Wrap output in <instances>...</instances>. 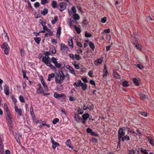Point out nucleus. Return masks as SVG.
I'll return each instance as SVG.
<instances>
[{
    "label": "nucleus",
    "instance_id": "obj_1",
    "mask_svg": "<svg viewBox=\"0 0 154 154\" xmlns=\"http://www.w3.org/2000/svg\"><path fill=\"white\" fill-rule=\"evenodd\" d=\"M42 61L47 66H49L51 69L54 70L55 69V67L51 63L50 60L46 58V57H43Z\"/></svg>",
    "mask_w": 154,
    "mask_h": 154
},
{
    "label": "nucleus",
    "instance_id": "obj_2",
    "mask_svg": "<svg viewBox=\"0 0 154 154\" xmlns=\"http://www.w3.org/2000/svg\"><path fill=\"white\" fill-rule=\"evenodd\" d=\"M64 79L59 74L56 73L55 78V81L57 84H61L63 82Z\"/></svg>",
    "mask_w": 154,
    "mask_h": 154
},
{
    "label": "nucleus",
    "instance_id": "obj_3",
    "mask_svg": "<svg viewBox=\"0 0 154 154\" xmlns=\"http://www.w3.org/2000/svg\"><path fill=\"white\" fill-rule=\"evenodd\" d=\"M52 62L54 64L55 67L57 68H61V63H58L57 61L56 58L52 57L51 59Z\"/></svg>",
    "mask_w": 154,
    "mask_h": 154
},
{
    "label": "nucleus",
    "instance_id": "obj_4",
    "mask_svg": "<svg viewBox=\"0 0 154 154\" xmlns=\"http://www.w3.org/2000/svg\"><path fill=\"white\" fill-rule=\"evenodd\" d=\"M66 8V4L64 2L60 3L58 5L57 8L61 11H62L64 10Z\"/></svg>",
    "mask_w": 154,
    "mask_h": 154
},
{
    "label": "nucleus",
    "instance_id": "obj_5",
    "mask_svg": "<svg viewBox=\"0 0 154 154\" xmlns=\"http://www.w3.org/2000/svg\"><path fill=\"white\" fill-rule=\"evenodd\" d=\"M7 120L8 125L9 127V129L10 131H11L13 130V126L12 118L7 119Z\"/></svg>",
    "mask_w": 154,
    "mask_h": 154
},
{
    "label": "nucleus",
    "instance_id": "obj_6",
    "mask_svg": "<svg viewBox=\"0 0 154 154\" xmlns=\"http://www.w3.org/2000/svg\"><path fill=\"white\" fill-rule=\"evenodd\" d=\"M67 21V23L71 27L73 26V25H72V23H74L75 24H77L78 23V22L76 20H72V19L71 18L68 19Z\"/></svg>",
    "mask_w": 154,
    "mask_h": 154
},
{
    "label": "nucleus",
    "instance_id": "obj_7",
    "mask_svg": "<svg viewBox=\"0 0 154 154\" xmlns=\"http://www.w3.org/2000/svg\"><path fill=\"white\" fill-rule=\"evenodd\" d=\"M125 135V132L122 128L119 129L118 131V136L122 137Z\"/></svg>",
    "mask_w": 154,
    "mask_h": 154
},
{
    "label": "nucleus",
    "instance_id": "obj_8",
    "mask_svg": "<svg viewBox=\"0 0 154 154\" xmlns=\"http://www.w3.org/2000/svg\"><path fill=\"white\" fill-rule=\"evenodd\" d=\"M15 110L19 116H22V109L20 108H18L16 106H15Z\"/></svg>",
    "mask_w": 154,
    "mask_h": 154
},
{
    "label": "nucleus",
    "instance_id": "obj_9",
    "mask_svg": "<svg viewBox=\"0 0 154 154\" xmlns=\"http://www.w3.org/2000/svg\"><path fill=\"white\" fill-rule=\"evenodd\" d=\"M4 92L6 95H8L9 94V88L7 85H5L4 86Z\"/></svg>",
    "mask_w": 154,
    "mask_h": 154
},
{
    "label": "nucleus",
    "instance_id": "obj_10",
    "mask_svg": "<svg viewBox=\"0 0 154 154\" xmlns=\"http://www.w3.org/2000/svg\"><path fill=\"white\" fill-rule=\"evenodd\" d=\"M103 57H100V58L97 59L94 62V64L96 65H98V64H101L103 60Z\"/></svg>",
    "mask_w": 154,
    "mask_h": 154
},
{
    "label": "nucleus",
    "instance_id": "obj_11",
    "mask_svg": "<svg viewBox=\"0 0 154 154\" xmlns=\"http://www.w3.org/2000/svg\"><path fill=\"white\" fill-rule=\"evenodd\" d=\"M74 119L77 123H79V120H82V118L78 114L75 115Z\"/></svg>",
    "mask_w": 154,
    "mask_h": 154
},
{
    "label": "nucleus",
    "instance_id": "obj_12",
    "mask_svg": "<svg viewBox=\"0 0 154 154\" xmlns=\"http://www.w3.org/2000/svg\"><path fill=\"white\" fill-rule=\"evenodd\" d=\"M82 83L80 80H79L78 81V82L77 83H76V82H74L73 84V85L74 86H76L77 87H79L82 86Z\"/></svg>",
    "mask_w": 154,
    "mask_h": 154
},
{
    "label": "nucleus",
    "instance_id": "obj_13",
    "mask_svg": "<svg viewBox=\"0 0 154 154\" xmlns=\"http://www.w3.org/2000/svg\"><path fill=\"white\" fill-rule=\"evenodd\" d=\"M64 96V95L63 94H60L57 92L54 93V97L56 98H59L60 97H62Z\"/></svg>",
    "mask_w": 154,
    "mask_h": 154
},
{
    "label": "nucleus",
    "instance_id": "obj_14",
    "mask_svg": "<svg viewBox=\"0 0 154 154\" xmlns=\"http://www.w3.org/2000/svg\"><path fill=\"white\" fill-rule=\"evenodd\" d=\"M89 115L88 113L84 114L82 115V120H86L89 117Z\"/></svg>",
    "mask_w": 154,
    "mask_h": 154
},
{
    "label": "nucleus",
    "instance_id": "obj_15",
    "mask_svg": "<svg viewBox=\"0 0 154 154\" xmlns=\"http://www.w3.org/2000/svg\"><path fill=\"white\" fill-rule=\"evenodd\" d=\"M56 76V74H55L54 73H52L51 74H50L48 75V80L50 82L51 80V79L52 78H53L55 77V78Z\"/></svg>",
    "mask_w": 154,
    "mask_h": 154
},
{
    "label": "nucleus",
    "instance_id": "obj_16",
    "mask_svg": "<svg viewBox=\"0 0 154 154\" xmlns=\"http://www.w3.org/2000/svg\"><path fill=\"white\" fill-rule=\"evenodd\" d=\"M6 114L7 116L6 119L12 118V116L9 110H5Z\"/></svg>",
    "mask_w": 154,
    "mask_h": 154
},
{
    "label": "nucleus",
    "instance_id": "obj_17",
    "mask_svg": "<svg viewBox=\"0 0 154 154\" xmlns=\"http://www.w3.org/2000/svg\"><path fill=\"white\" fill-rule=\"evenodd\" d=\"M67 68L68 69L71 74H73V75H75V72L74 71V70L73 69V68L71 66H70L69 65L67 66H66Z\"/></svg>",
    "mask_w": 154,
    "mask_h": 154
},
{
    "label": "nucleus",
    "instance_id": "obj_18",
    "mask_svg": "<svg viewBox=\"0 0 154 154\" xmlns=\"http://www.w3.org/2000/svg\"><path fill=\"white\" fill-rule=\"evenodd\" d=\"M66 144L69 148L73 149V147L71 146V141L70 139H68L67 140L66 143Z\"/></svg>",
    "mask_w": 154,
    "mask_h": 154
},
{
    "label": "nucleus",
    "instance_id": "obj_19",
    "mask_svg": "<svg viewBox=\"0 0 154 154\" xmlns=\"http://www.w3.org/2000/svg\"><path fill=\"white\" fill-rule=\"evenodd\" d=\"M73 18L74 20H77L80 18L79 16L77 14H73Z\"/></svg>",
    "mask_w": 154,
    "mask_h": 154
},
{
    "label": "nucleus",
    "instance_id": "obj_20",
    "mask_svg": "<svg viewBox=\"0 0 154 154\" xmlns=\"http://www.w3.org/2000/svg\"><path fill=\"white\" fill-rule=\"evenodd\" d=\"M51 6L53 8H57L58 5L57 2L55 1H52L51 2Z\"/></svg>",
    "mask_w": 154,
    "mask_h": 154
},
{
    "label": "nucleus",
    "instance_id": "obj_21",
    "mask_svg": "<svg viewBox=\"0 0 154 154\" xmlns=\"http://www.w3.org/2000/svg\"><path fill=\"white\" fill-rule=\"evenodd\" d=\"M81 86H82L81 88L82 90L84 91H85L87 88V85L85 83H82Z\"/></svg>",
    "mask_w": 154,
    "mask_h": 154
},
{
    "label": "nucleus",
    "instance_id": "obj_22",
    "mask_svg": "<svg viewBox=\"0 0 154 154\" xmlns=\"http://www.w3.org/2000/svg\"><path fill=\"white\" fill-rule=\"evenodd\" d=\"M133 81L134 83L136 86L139 85V82L138 80L136 78H134L133 79Z\"/></svg>",
    "mask_w": 154,
    "mask_h": 154
},
{
    "label": "nucleus",
    "instance_id": "obj_23",
    "mask_svg": "<svg viewBox=\"0 0 154 154\" xmlns=\"http://www.w3.org/2000/svg\"><path fill=\"white\" fill-rule=\"evenodd\" d=\"M127 140L128 141L130 140V138L127 135L124 136L122 138V141L124 142L125 140Z\"/></svg>",
    "mask_w": 154,
    "mask_h": 154
},
{
    "label": "nucleus",
    "instance_id": "obj_24",
    "mask_svg": "<svg viewBox=\"0 0 154 154\" xmlns=\"http://www.w3.org/2000/svg\"><path fill=\"white\" fill-rule=\"evenodd\" d=\"M68 45L69 46L71 47V48H73V43L72 40V39H69L68 40Z\"/></svg>",
    "mask_w": 154,
    "mask_h": 154
},
{
    "label": "nucleus",
    "instance_id": "obj_25",
    "mask_svg": "<svg viewBox=\"0 0 154 154\" xmlns=\"http://www.w3.org/2000/svg\"><path fill=\"white\" fill-rule=\"evenodd\" d=\"M1 48H9L8 44L6 42H5L1 45Z\"/></svg>",
    "mask_w": 154,
    "mask_h": 154
},
{
    "label": "nucleus",
    "instance_id": "obj_26",
    "mask_svg": "<svg viewBox=\"0 0 154 154\" xmlns=\"http://www.w3.org/2000/svg\"><path fill=\"white\" fill-rule=\"evenodd\" d=\"M73 27L75 29L76 31L78 34H79L81 32V30L79 28L77 27L75 25H73Z\"/></svg>",
    "mask_w": 154,
    "mask_h": 154
},
{
    "label": "nucleus",
    "instance_id": "obj_27",
    "mask_svg": "<svg viewBox=\"0 0 154 154\" xmlns=\"http://www.w3.org/2000/svg\"><path fill=\"white\" fill-rule=\"evenodd\" d=\"M34 39L35 42L38 44H39L41 39L40 37H35Z\"/></svg>",
    "mask_w": 154,
    "mask_h": 154
},
{
    "label": "nucleus",
    "instance_id": "obj_28",
    "mask_svg": "<svg viewBox=\"0 0 154 154\" xmlns=\"http://www.w3.org/2000/svg\"><path fill=\"white\" fill-rule=\"evenodd\" d=\"M59 72L60 75L62 77H63V79H64V78L65 77V75L64 74L63 70L62 69L59 70Z\"/></svg>",
    "mask_w": 154,
    "mask_h": 154
},
{
    "label": "nucleus",
    "instance_id": "obj_29",
    "mask_svg": "<svg viewBox=\"0 0 154 154\" xmlns=\"http://www.w3.org/2000/svg\"><path fill=\"white\" fill-rule=\"evenodd\" d=\"M48 13V9L47 8H45L43 9V11L41 12V14L43 15H45L47 14Z\"/></svg>",
    "mask_w": 154,
    "mask_h": 154
},
{
    "label": "nucleus",
    "instance_id": "obj_30",
    "mask_svg": "<svg viewBox=\"0 0 154 154\" xmlns=\"http://www.w3.org/2000/svg\"><path fill=\"white\" fill-rule=\"evenodd\" d=\"M147 139H148V140L149 141L150 143L152 145H154V142L151 137L149 136L147 137Z\"/></svg>",
    "mask_w": 154,
    "mask_h": 154
},
{
    "label": "nucleus",
    "instance_id": "obj_31",
    "mask_svg": "<svg viewBox=\"0 0 154 154\" xmlns=\"http://www.w3.org/2000/svg\"><path fill=\"white\" fill-rule=\"evenodd\" d=\"M58 19V17L57 16H55L54 17V19L52 20L51 21V23L53 24H55L56 22L57 21Z\"/></svg>",
    "mask_w": 154,
    "mask_h": 154
},
{
    "label": "nucleus",
    "instance_id": "obj_32",
    "mask_svg": "<svg viewBox=\"0 0 154 154\" xmlns=\"http://www.w3.org/2000/svg\"><path fill=\"white\" fill-rule=\"evenodd\" d=\"M140 151L143 154H148V153L146 151V149H144L143 148H141L140 149Z\"/></svg>",
    "mask_w": 154,
    "mask_h": 154
},
{
    "label": "nucleus",
    "instance_id": "obj_33",
    "mask_svg": "<svg viewBox=\"0 0 154 154\" xmlns=\"http://www.w3.org/2000/svg\"><path fill=\"white\" fill-rule=\"evenodd\" d=\"M61 28L60 27H58L57 31V35H58L59 36L57 37L58 38H60V35L61 34Z\"/></svg>",
    "mask_w": 154,
    "mask_h": 154
},
{
    "label": "nucleus",
    "instance_id": "obj_34",
    "mask_svg": "<svg viewBox=\"0 0 154 154\" xmlns=\"http://www.w3.org/2000/svg\"><path fill=\"white\" fill-rule=\"evenodd\" d=\"M52 148L53 149H54L56 147L59 145V144L57 142H54V143H52Z\"/></svg>",
    "mask_w": 154,
    "mask_h": 154
},
{
    "label": "nucleus",
    "instance_id": "obj_35",
    "mask_svg": "<svg viewBox=\"0 0 154 154\" xmlns=\"http://www.w3.org/2000/svg\"><path fill=\"white\" fill-rule=\"evenodd\" d=\"M85 35L86 37H90L92 36L91 34L90 33H88L87 31L85 32Z\"/></svg>",
    "mask_w": 154,
    "mask_h": 154
},
{
    "label": "nucleus",
    "instance_id": "obj_36",
    "mask_svg": "<svg viewBox=\"0 0 154 154\" xmlns=\"http://www.w3.org/2000/svg\"><path fill=\"white\" fill-rule=\"evenodd\" d=\"M128 83V82L126 81H125L123 82L122 85L124 87H128L129 85Z\"/></svg>",
    "mask_w": 154,
    "mask_h": 154
},
{
    "label": "nucleus",
    "instance_id": "obj_37",
    "mask_svg": "<svg viewBox=\"0 0 154 154\" xmlns=\"http://www.w3.org/2000/svg\"><path fill=\"white\" fill-rule=\"evenodd\" d=\"M89 45L91 48H95L94 45L92 42H89Z\"/></svg>",
    "mask_w": 154,
    "mask_h": 154
},
{
    "label": "nucleus",
    "instance_id": "obj_38",
    "mask_svg": "<svg viewBox=\"0 0 154 154\" xmlns=\"http://www.w3.org/2000/svg\"><path fill=\"white\" fill-rule=\"evenodd\" d=\"M22 72L23 73V77L24 78H26L27 80L28 79V78L26 76V72H25L23 70H22Z\"/></svg>",
    "mask_w": 154,
    "mask_h": 154
},
{
    "label": "nucleus",
    "instance_id": "obj_39",
    "mask_svg": "<svg viewBox=\"0 0 154 154\" xmlns=\"http://www.w3.org/2000/svg\"><path fill=\"white\" fill-rule=\"evenodd\" d=\"M59 120L58 118H56L54 119L52 121V123L54 124H55L57 123L59 121Z\"/></svg>",
    "mask_w": 154,
    "mask_h": 154
},
{
    "label": "nucleus",
    "instance_id": "obj_40",
    "mask_svg": "<svg viewBox=\"0 0 154 154\" xmlns=\"http://www.w3.org/2000/svg\"><path fill=\"white\" fill-rule=\"evenodd\" d=\"M134 47H136L137 48H140V45L136 42L134 44Z\"/></svg>",
    "mask_w": 154,
    "mask_h": 154
},
{
    "label": "nucleus",
    "instance_id": "obj_41",
    "mask_svg": "<svg viewBox=\"0 0 154 154\" xmlns=\"http://www.w3.org/2000/svg\"><path fill=\"white\" fill-rule=\"evenodd\" d=\"M19 98L20 101L21 102L24 103L25 102V100H24V98L23 96H20L19 97Z\"/></svg>",
    "mask_w": 154,
    "mask_h": 154
},
{
    "label": "nucleus",
    "instance_id": "obj_42",
    "mask_svg": "<svg viewBox=\"0 0 154 154\" xmlns=\"http://www.w3.org/2000/svg\"><path fill=\"white\" fill-rule=\"evenodd\" d=\"M139 96H140L141 98L142 99H145L146 98V97L145 95L141 93H140L139 94Z\"/></svg>",
    "mask_w": 154,
    "mask_h": 154
},
{
    "label": "nucleus",
    "instance_id": "obj_43",
    "mask_svg": "<svg viewBox=\"0 0 154 154\" xmlns=\"http://www.w3.org/2000/svg\"><path fill=\"white\" fill-rule=\"evenodd\" d=\"M106 20V17H104L101 19V21L103 23H105Z\"/></svg>",
    "mask_w": 154,
    "mask_h": 154
},
{
    "label": "nucleus",
    "instance_id": "obj_44",
    "mask_svg": "<svg viewBox=\"0 0 154 154\" xmlns=\"http://www.w3.org/2000/svg\"><path fill=\"white\" fill-rule=\"evenodd\" d=\"M75 58L77 60H80L81 57L79 55L77 54L75 55Z\"/></svg>",
    "mask_w": 154,
    "mask_h": 154
},
{
    "label": "nucleus",
    "instance_id": "obj_45",
    "mask_svg": "<svg viewBox=\"0 0 154 154\" xmlns=\"http://www.w3.org/2000/svg\"><path fill=\"white\" fill-rule=\"evenodd\" d=\"M41 0V4L42 5H45L46 3H48V1H47V0Z\"/></svg>",
    "mask_w": 154,
    "mask_h": 154
},
{
    "label": "nucleus",
    "instance_id": "obj_46",
    "mask_svg": "<svg viewBox=\"0 0 154 154\" xmlns=\"http://www.w3.org/2000/svg\"><path fill=\"white\" fill-rule=\"evenodd\" d=\"M30 114L32 116L34 115V112L33 111L32 107L31 106L30 109Z\"/></svg>",
    "mask_w": 154,
    "mask_h": 154
},
{
    "label": "nucleus",
    "instance_id": "obj_47",
    "mask_svg": "<svg viewBox=\"0 0 154 154\" xmlns=\"http://www.w3.org/2000/svg\"><path fill=\"white\" fill-rule=\"evenodd\" d=\"M71 10L73 12V14H75L76 13V10L75 6H73L72 7Z\"/></svg>",
    "mask_w": 154,
    "mask_h": 154
},
{
    "label": "nucleus",
    "instance_id": "obj_48",
    "mask_svg": "<svg viewBox=\"0 0 154 154\" xmlns=\"http://www.w3.org/2000/svg\"><path fill=\"white\" fill-rule=\"evenodd\" d=\"M122 137H120L118 136V146H120V142L121 141V139L122 140Z\"/></svg>",
    "mask_w": 154,
    "mask_h": 154
},
{
    "label": "nucleus",
    "instance_id": "obj_49",
    "mask_svg": "<svg viewBox=\"0 0 154 154\" xmlns=\"http://www.w3.org/2000/svg\"><path fill=\"white\" fill-rule=\"evenodd\" d=\"M81 79L85 83H86L88 82V81L85 77H84L82 78Z\"/></svg>",
    "mask_w": 154,
    "mask_h": 154
},
{
    "label": "nucleus",
    "instance_id": "obj_50",
    "mask_svg": "<svg viewBox=\"0 0 154 154\" xmlns=\"http://www.w3.org/2000/svg\"><path fill=\"white\" fill-rule=\"evenodd\" d=\"M4 52L5 54H8L9 52V49H5Z\"/></svg>",
    "mask_w": 154,
    "mask_h": 154
},
{
    "label": "nucleus",
    "instance_id": "obj_51",
    "mask_svg": "<svg viewBox=\"0 0 154 154\" xmlns=\"http://www.w3.org/2000/svg\"><path fill=\"white\" fill-rule=\"evenodd\" d=\"M136 66L140 69H141L143 68V65L141 64H138L136 65Z\"/></svg>",
    "mask_w": 154,
    "mask_h": 154
},
{
    "label": "nucleus",
    "instance_id": "obj_52",
    "mask_svg": "<svg viewBox=\"0 0 154 154\" xmlns=\"http://www.w3.org/2000/svg\"><path fill=\"white\" fill-rule=\"evenodd\" d=\"M39 5V3L38 2L35 3L34 4V6L35 8L38 7Z\"/></svg>",
    "mask_w": 154,
    "mask_h": 154
},
{
    "label": "nucleus",
    "instance_id": "obj_53",
    "mask_svg": "<svg viewBox=\"0 0 154 154\" xmlns=\"http://www.w3.org/2000/svg\"><path fill=\"white\" fill-rule=\"evenodd\" d=\"M78 113L79 114H82L83 113V110L81 109H79L77 110Z\"/></svg>",
    "mask_w": 154,
    "mask_h": 154
},
{
    "label": "nucleus",
    "instance_id": "obj_54",
    "mask_svg": "<svg viewBox=\"0 0 154 154\" xmlns=\"http://www.w3.org/2000/svg\"><path fill=\"white\" fill-rule=\"evenodd\" d=\"M103 77L104 78V76H106L107 75V74H108V72H107V70H103Z\"/></svg>",
    "mask_w": 154,
    "mask_h": 154
},
{
    "label": "nucleus",
    "instance_id": "obj_55",
    "mask_svg": "<svg viewBox=\"0 0 154 154\" xmlns=\"http://www.w3.org/2000/svg\"><path fill=\"white\" fill-rule=\"evenodd\" d=\"M87 132L88 133H91L92 132V130L90 128H88L86 129Z\"/></svg>",
    "mask_w": 154,
    "mask_h": 154
},
{
    "label": "nucleus",
    "instance_id": "obj_56",
    "mask_svg": "<svg viewBox=\"0 0 154 154\" xmlns=\"http://www.w3.org/2000/svg\"><path fill=\"white\" fill-rule=\"evenodd\" d=\"M135 153L134 150L133 149L129 150V153L128 154H134Z\"/></svg>",
    "mask_w": 154,
    "mask_h": 154
},
{
    "label": "nucleus",
    "instance_id": "obj_57",
    "mask_svg": "<svg viewBox=\"0 0 154 154\" xmlns=\"http://www.w3.org/2000/svg\"><path fill=\"white\" fill-rule=\"evenodd\" d=\"M76 45L80 47H82V44L80 42H77Z\"/></svg>",
    "mask_w": 154,
    "mask_h": 154
},
{
    "label": "nucleus",
    "instance_id": "obj_58",
    "mask_svg": "<svg viewBox=\"0 0 154 154\" xmlns=\"http://www.w3.org/2000/svg\"><path fill=\"white\" fill-rule=\"evenodd\" d=\"M89 82L91 84L93 85L94 86H95V85H96L95 83L94 82V81H93V80H90L89 81Z\"/></svg>",
    "mask_w": 154,
    "mask_h": 154
},
{
    "label": "nucleus",
    "instance_id": "obj_59",
    "mask_svg": "<svg viewBox=\"0 0 154 154\" xmlns=\"http://www.w3.org/2000/svg\"><path fill=\"white\" fill-rule=\"evenodd\" d=\"M20 52L21 54V56H23L24 55V53L23 51V49H21L20 50Z\"/></svg>",
    "mask_w": 154,
    "mask_h": 154
},
{
    "label": "nucleus",
    "instance_id": "obj_60",
    "mask_svg": "<svg viewBox=\"0 0 154 154\" xmlns=\"http://www.w3.org/2000/svg\"><path fill=\"white\" fill-rule=\"evenodd\" d=\"M69 57L71 58L72 60H74L75 57H74V55L73 54H69Z\"/></svg>",
    "mask_w": 154,
    "mask_h": 154
},
{
    "label": "nucleus",
    "instance_id": "obj_61",
    "mask_svg": "<svg viewBox=\"0 0 154 154\" xmlns=\"http://www.w3.org/2000/svg\"><path fill=\"white\" fill-rule=\"evenodd\" d=\"M40 23L43 26H44L46 24V22H44L43 20H41V19L40 20Z\"/></svg>",
    "mask_w": 154,
    "mask_h": 154
},
{
    "label": "nucleus",
    "instance_id": "obj_62",
    "mask_svg": "<svg viewBox=\"0 0 154 154\" xmlns=\"http://www.w3.org/2000/svg\"><path fill=\"white\" fill-rule=\"evenodd\" d=\"M91 135H92L94 136H96V137H97V136L98 137V134L96 133L95 132L92 131V133L91 134Z\"/></svg>",
    "mask_w": 154,
    "mask_h": 154
},
{
    "label": "nucleus",
    "instance_id": "obj_63",
    "mask_svg": "<svg viewBox=\"0 0 154 154\" xmlns=\"http://www.w3.org/2000/svg\"><path fill=\"white\" fill-rule=\"evenodd\" d=\"M69 100L70 101H72L75 100V99L73 97L69 96Z\"/></svg>",
    "mask_w": 154,
    "mask_h": 154
},
{
    "label": "nucleus",
    "instance_id": "obj_64",
    "mask_svg": "<svg viewBox=\"0 0 154 154\" xmlns=\"http://www.w3.org/2000/svg\"><path fill=\"white\" fill-rule=\"evenodd\" d=\"M61 48H68V47L67 46H66L65 44L63 43L61 44Z\"/></svg>",
    "mask_w": 154,
    "mask_h": 154
}]
</instances>
